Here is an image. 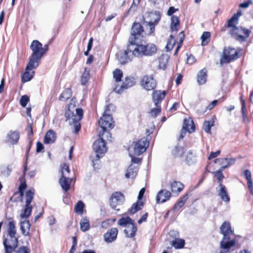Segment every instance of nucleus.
Segmentation results:
<instances>
[{
	"mask_svg": "<svg viewBox=\"0 0 253 253\" xmlns=\"http://www.w3.org/2000/svg\"><path fill=\"white\" fill-rule=\"evenodd\" d=\"M30 48L32 53L27 65V69L36 68L39 65V61L44 54L42 44L37 40H34L32 42Z\"/></svg>",
	"mask_w": 253,
	"mask_h": 253,
	"instance_id": "nucleus-2",
	"label": "nucleus"
},
{
	"mask_svg": "<svg viewBox=\"0 0 253 253\" xmlns=\"http://www.w3.org/2000/svg\"><path fill=\"white\" fill-rule=\"evenodd\" d=\"M84 207V204L82 201H79L75 205L74 211L75 212L82 215L83 213V209Z\"/></svg>",
	"mask_w": 253,
	"mask_h": 253,
	"instance_id": "nucleus-41",
	"label": "nucleus"
},
{
	"mask_svg": "<svg viewBox=\"0 0 253 253\" xmlns=\"http://www.w3.org/2000/svg\"><path fill=\"white\" fill-rule=\"evenodd\" d=\"M165 95V91L155 90L153 92L152 99L156 106H157V105L164 98Z\"/></svg>",
	"mask_w": 253,
	"mask_h": 253,
	"instance_id": "nucleus-23",
	"label": "nucleus"
},
{
	"mask_svg": "<svg viewBox=\"0 0 253 253\" xmlns=\"http://www.w3.org/2000/svg\"><path fill=\"white\" fill-rule=\"evenodd\" d=\"M135 84V82L133 78L126 77L125 81L123 83V84L119 87H116L114 90L116 93L120 94L122 93L125 89H127L128 88L133 86Z\"/></svg>",
	"mask_w": 253,
	"mask_h": 253,
	"instance_id": "nucleus-16",
	"label": "nucleus"
},
{
	"mask_svg": "<svg viewBox=\"0 0 253 253\" xmlns=\"http://www.w3.org/2000/svg\"><path fill=\"white\" fill-rule=\"evenodd\" d=\"M142 26L139 23H134L131 28V35L129 39V42H133L137 40L144 32Z\"/></svg>",
	"mask_w": 253,
	"mask_h": 253,
	"instance_id": "nucleus-15",
	"label": "nucleus"
},
{
	"mask_svg": "<svg viewBox=\"0 0 253 253\" xmlns=\"http://www.w3.org/2000/svg\"><path fill=\"white\" fill-rule=\"evenodd\" d=\"M218 188V190H217L218 196L224 202L229 203L230 201V197L225 186L220 182Z\"/></svg>",
	"mask_w": 253,
	"mask_h": 253,
	"instance_id": "nucleus-22",
	"label": "nucleus"
},
{
	"mask_svg": "<svg viewBox=\"0 0 253 253\" xmlns=\"http://www.w3.org/2000/svg\"><path fill=\"white\" fill-rule=\"evenodd\" d=\"M1 172L5 176H8L11 173L10 166L9 165L3 166L0 168Z\"/></svg>",
	"mask_w": 253,
	"mask_h": 253,
	"instance_id": "nucleus-51",
	"label": "nucleus"
},
{
	"mask_svg": "<svg viewBox=\"0 0 253 253\" xmlns=\"http://www.w3.org/2000/svg\"><path fill=\"white\" fill-rule=\"evenodd\" d=\"M185 244L183 239L176 238L172 241V245L175 249L182 248Z\"/></svg>",
	"mask_w": 253,
	"mask_h": 253,
	"instance_id": "nucleus-40",
	"label": "nucleus"
},
{
	"mask_svg": "<svg viewBox=\"0 0 253 253\" xmlns=\"http://www.w3.org/2000/svg\"><path fill=\"white\" fill-rule=\"evenodd\" d=\"M238 17L234 15L228 21V27L230 28V33L232 36H237L241 38L245 37L242 35L243 28L236 26L238 24Z\"/></svg>",
	"mask_w": 253,
	"mask_h": 253,
	"instance_id": "nucleus-10",
	"label": "nucleus"
},
{
	"mask_svg": "<svg viewBox=\"0 0 253 253\" xmlns=\"http://www.w3.org/2000/svg\"><path fill=\"white\" fill-rule=\"evenodd\" d=\"M20 138V133L17 130H10L6 134L5 141L11 145L18 143Z\"/></svg>",
	"mask_w": 253,
	"mask_h": 253,
	"instance_id": "nucleus-17",
	"label": "nucleus"
},
{
	"mask_svg": "<svg viewBox=\"0 0 253 253\" xmlns=\"http://www.w3.org/2000/svg\"><path fill=\"white\" fill-rule=\"evenodd\" d=\"M160 15L157 12H148L144 16V20L145 23H147V29H149L148 34H151L155 30V26L157 25L160 19Z\"/></svg>",
	"mask_w": 253,
	"mask_h": 253,
	"instance_id": "nucleus-8",
	"label": "nucleus"
},
{
	"mask_svg": "<svg viewBox=\"0 0 253 253\" xmlns=\"http://www.w3.org/2000/svg\"><path fill=\"white\" fill-rule=\"evenodd\" d=\"M9 238L5 239L6 240V245L10 246L13 247H16L17 245V239L15 236L14 237H8Z\"/></svg>",
	"mask_w": 253,
	"mask_h": 253,
	"instance_id": "nucleus-46",
	"label": "nucleus"
},
{
	"mask_svg": "<svg viewBox=\"0 0 253 253\" xmlns=\"http://www.w3.org/2000/svg\"><path fill=\"white\" fill-rule=\"evenodd\" d=\"M149 145L145 138H142L133 143V153L134 155H140L144 153Z\"/></svg>",
	"mask_w": 253,
	"mask_h": 253,
	"instance_id": "nucleus-14",
	"label": "nucleus"
},
{
	"mask_svg": "<svg viewBox=\"0 0 253 253\" xmlns=\"http://www.w3.org/2000/svg\"><path fill=\"white\" fill-rule=\"evenodd\" d=\"M118 229L116 228H112L108 230L104 235V239L107 243H112L116 239L118 234Z\"/></svg>",
	"mask_w": 253,
	"mask_h": 253,
	"instance_id": "nucleus-21",
	"label": "nucleus"
},
{
	"mask_svg": "<svg viewBox=\"0 0 253 253\" xmlns=\"http://www.w3.org/2000/svg\"><path fill=\"white\" fill-rule=\"evenodd\" d=\"M207 80V70L203 69L200 70L197 74V81L200 85L204 84Z\"/></svg>",
	"mask_w": 253,
	"mask_h": 253,
	"instance_id": "nucleus-32",
	"label": "nucleus"
},
{
	"mask_svg": "<svg viewBox=\"0 0 253 253\" xmlns=\"http://www.w3.org/2000/svg\"><path fill=\"white\" fill-rule=\"evenodd\" d=\"M220 230L221 233L223 235V238L220 242L222 243V246L226 245L227 243L230 245H235V240L230 239V236L233 234V231L231 229L229 222L224 221L220 226Z\"/></svg>",
	"mask_w": 253,
	"mask_h": 253,
	"instance_id": "nucleus-6",
	"label": "nucleus"
},
{
	"mask_svg": "<svg viewBox=\"0 0 253 253\" xmlns=\"http://www.w3.org/2000/svg\"><path fill=\"white\" fill-rule=\"evenodd\" d=\"M128 53L130 52L127 50V51H120L117 54L118 60L121 64H125L130 60L129 56H128Z\"/></svg>",
	"mask_w": 253,
	"mask_h": 253,
	"instance_id": "nucleus-26",
	"label": "nucleus"
},
{
	"mask_svg": "<svg viewBox=\"0 0 253 253\" xmlns=\"http://www.w3.org/2000/svg\"><path fill=\"white\" fill-rule=\"evenodd\" d=\"M161 112V109L159 106H158V105H157V106H156V108L152 109L151 110V111L150 112V115L153 117H156Z\"/></svg>",
	"mask_w": 253,
	"mask_h": 253,
	"instance_id": "nucleus-54",
	"label": "nucleus"
},
{
	"mask_svg": "<svg viewBox=\"0 0 253 253\" xmlns=\"http://www.w3.org/2000/svg\"><path fill=\"white\" fill-rule=\"evenodd\" d=\"M183 148L179 145L173 146L171 150V154L174 158H180L184 154Z\"/></svg>",
	"mask_w": 253,
	"mask_h": 253,
	"instance_id": "nucleus-31",
	"label": "nucleus"
},
{
	"mask_svg": "<svg viewBox=\"0 0 253 253\" xmlns=\"http://www.w3.org/2000/svg\"><path fill=\"white\" fill-rule=\"evenodd\" d=\"M148 217V213L146 212L144 214H143L140 219L138 221L139 224H141L143 222L146 221L147 218Z\"/></svg>",
	"mask_w": 253,
	"mask_h": 253,
	"instance_id": "nucleus-64",
	"label": "nucleus"
},
{
	"mask_svg": "<svg viewBox=\"0 0 253 253\" xmlns=\"http://www.w3.org/2000/svg\"><path fill=\"white\" fill-rule=\"evenodd\" d=\"M138 171V168L133 165H130L126 170L125 177L127 178L135 177Z\"/></svg>",
	"mask_w": 253,
	"mask_h": 253,
	"instance_id": "nucleus-28",
	"label": "nucleus"
},
{
	"mask_svg": "<svg viewBox=\"0 0 253 253\" xmlns=\"http://www.w3.org/2000/svg\"><path fill=\"white\" fill-rule=\"evenodd\" d=\"M70 171L68 165L66 163H64L61 165L60 172L61 173V176H69Z\"/></svg>",
	"mask_w": 253,
	"mask_h": 253,
	"instance_id": "nucleus-43",
	"label": "nucleus"
},
{
	"mask_svg": "<svg viewBox=\"0 0 253 253\" xmlns=\"http://www.w3.org/2000/svg\"><path fill=\"white\" fill-rule=\"evenodd\" d=\"M144 192H145V188H141L140 189V190L139 191L138 196V201L136 203L133 204L132 205L131 208L129 210V212L133 214V213H135L138 211L141 210V208H142V207L143 206V203L142 202L139 201L142 199V197L143 196Z\"/></svg>",
	"mask_w": 253,
	"mask_h": 253,
	"instance_id": "nucleus-18",
	"label": "nucleus"
},
{
	"mask_svg": "<svg viewBox=\"0 0 253 253\" xmlns=\"http://www.w3.org/2000/svg\"><path fill=\"white\" fill-rule=\"evenodd\" d=\"M141 85L146 90H153L156 87L157 82L152 75H145L141 79Z\"/></svg>",
	"mask_w": 253,
	"mask_h": 253,
	"instance_id": "nucleus-12",
	"label": "nucleus"
},
{
	"mask_svg": "<svg viewBox=\"0 0 253 253\" xmlns=\"http://www.w3.org/2000/svg\"><path fill=\"white\" fill-rule=\"evenodd\" d=\"M75 101L72 99L65 113L66 121L72 126L73 131L78 132L81 128L80 121L83 116V110L81 108H75Z\"/></svg>",
	"mask_w": 253,
	"mask_h": 253,
	"instance_id": "nucleus-1",
	"label": "nucleus"
},
{
	"mask_svg": "<svg viewBox=\"0 0 253 253\" xmlns=\"http://www.w3.org/2000/svg\"><path fill=\"white\" fill-rule=\"evenodd\" d=\"M29 101L30 99L29 96L26 95H24L21 96L20 100V104L23 107H25Z\"/></svg>",
	"mask_w": 253,
	"mask_h": 253,
	"instance_id": "nucleus-53",
	"label": "nucleus"
},
{
	"mask_svg": "<svg viewBox=\"0 0 253 253\" xmlns=\"http://www.w3.org/2000/svg\"><path fill=\"white\" fill-rule=\"evenodd\" d=\"M236 162L235 158H218L214 160V163L219 162L221 166V169H225L234 165Z\"/></svg>",
	"mask_w": 253,
	"mask_h": 253,
	"instance_id": "nucleus-20",
	"label": "nucleus"
},
{
	"mask_svg": "<svg viewBox=\"0 0 253 253\" xmlns=\"http://www.w3.org/2000/svg\"><path fill=\"white\" fill-rule=\"evenodd\" d=\"M183 185L177 181H173L170 183V189L172 192H180L183 189Z\"/></svg>",
	"mask_w": 253,
	"mask_h": 253,
	"instance_id": "nucleus-36",
	"label": "nucleus"
},
{
	"mask_svg": "<svg viewBox=\"0 0 253 253\" xmlns=\"http://www.w3.org/2000/svg\"><path fill=\"white\" fill-rule=\"evenodd\" d=\"M222 169H220V170H217V171H216L215 172V176L216 177V178H217V179H218V181H220L224 177V176H223V173L222 172Z\"/></svg>",
	"mask_w": 253,
	"mask_h": 253,
	"instance_id": "nucleus-57",
	"label": "nucleus"
},
{
	"mask_svg": "<svg viewBox=\"0 0 253 253\" xmlns=\"http://www.w3.org/2000/svg\"><path fill=\"white\" fill-rule=\"evenodd\" d=\"M144 55L152 56L156 53L157 49L156 45L153 43L144 45Z\"/></svg>",
	"mask_w": 253,
	"mask_h": 253,
	"instance_id": "nucleus-27",
	"label": "nucleus"
},
{
	"mask_svg": "<svg viewBox=\"0 0 253 253\" xmlns=\"http://www.w3.org/2000/svg\"><path fill=\"white\" fill-rule=\"evenodd\" d=\"M34 194L35 190L33 189H30L26 192V204L20 214L21 218L26 219L31 215L32 210V206L31 205V203L33 199Z\"/></svg>",
	"mask_w": 253,
	"mask_h": 253,
	"instance_id": "nucleus-7",
	"label": "nucleus"
},
{
	"mask_svg": "<svg viewBox=\"0 0 253 253\" xmlns=\"http://www.w3.org/2000/svg\"><path fill=\"white\" fill-rule=\"evenodd\" d=\"M44 149L43 145L40 142H38L37 143V152L39 153Z\"/></svg>",
	"mask_w": 253,
	"mask_h": 253,
	"instance_id": "nucleus-63",
	"label": "nucleus"
},
{
	"mask_svg": "<svg viewBox=\"0 0 253 253\" xmlns=\"http://www.w3.org/2000/svg\"><path fill=\"white\" fill-rule=\"evenodd\" d=\"M56 138L55 133L52 130H48L44 138L45 144H50L54 142Z\"/></svg>",
	"mask_w": 253,
	"mask_h": 253,
	"instance_id": "nucleus-30",
	"label": "nucleus"
},
{
	"mask_svg": "<svg viewBox=\"0 0 253 253\" xmlns=\"http://www.w3.org/2000/svg\"><path fill=\"white\" fill-rule=\"evenodd\" d=\"M118 225L125 227L124 232L127 237L134 236L137 228L134 226L133 220L129 217H122L118 221Z\"/></svg>",
	"mask_w": 253,
	"mask_h": 253,
	"instance_id": "nucleus-5",
	"label": "nucleus"
},
{
	"mask_svg": "<svg viewBox=\"0 0 253 253\" xmlns=\"http://www.w3.org/2000/svg\"><path fill=\"white\" fill-rule=\"evenodd\" d=\"M72 90L70 88H68L65 89L59 97V100L61 101H65L72 96Z\"/></svg>",
	"mask_w": 253,
	"mask_h": 253,
	"instance_id": "nucleus-37",
	"label": "nucleus"
},
{
	"mask_svg": "<svg viewBox=\"0 0 253 253\" xmlns=\"http://www.w3.org/2000/svg\"><path fill=\"white\" fill-rule=\"evenodd\" d=\"M111 108H113L112 105L106 106L103 115L98 121L99 125L102 128V130L100 131L103 134L108 129H111L114 127L113 118L110 114V110Z\"/></svg>",
	"mask_w": 253,
	"mask_h": 253,
	"instance_id": "nucleus-3",
	"label": "nucleus"
},
{
	"mask_svg": "<svg viewBox=\"0 0 253 253\" xmlns=\"http://www.w3.org/2000/svg\"><path fill=\"white\" fill-rule=\"evenodd\" d=\"M196 61L195 58L192 55H190L187 57V62L188 64H192L194 63Z\"/></svg>",
	"mask_w": 253,
	"mask_h": 253,
	"instance_id": "nucleus-62",
	"label": "nucleus"
},
{
	"mask_svg": "<svg viewBox=\"0 0 253 253\" xmlns=\"http://www.w3.org/2000/svg\"><path fill=\"white\" fill-rule=\"evenodd\" d=\"M179 19L177 16H172L171 18L170 29L172 31H177V27L179 26Z\"/></svg>",
	"mask_w": 253,
	"mask_h": 253,
	"instance_id": "nucleus-39",
	"label": "nucleus"
},
{
	"mask_svg": "<svg viewBox=\"0 0 253 253\" xmlns=\"http://www.w3.org/2000/svg\"><path fill=\"white\" fill-rule=\"evenodd\" d=\"M169 60V57L166 54H163L159 59V66L162 68H165Z\"/></svg>",
	"mask_w": 253,
	"mask_h": 253,
	"instance_id": "nucleus-48",
	"label": "nucleus"
},
{
	"mask_svg": "<svg viewBox=\"0 0 253 253\" xmlns=\"http://www.w3.org/2000/svg\"><path fill=\"white\" fill-rule=\"evenodd\" d=\"M6 240H3V245L5 248V253H12L13 249L15 248V247H11L10 246L6 245Z\"/></svg>",
	"mask_w": 253,
	"mask_h": 253,
	"instance_id": "nucleus-56",
	"label": "nucleus"
},
{
	"mask_svg": "<svg viewBox=\"0 0 253 253\" xmlns=\"http://www.w3.org/2000/svg\"><path fill=\"white\" fill-rule=\"evenodd\" d=\"M241 104H242V109H241L242 114L244 116V117H245V116L246 115V112L245 101L242 100V101H241Z\"/></svg>",
	"mask_w": 253,
	"mask_h": 253,
	"instance_id": "nucleus-61",
	"label": "nucleus"
},
{
	"mask_svg": "<svg viewBox=\"0 0 253 253\" xmlns=\"http://www.w3.org/2000/svg\"><path fill=\"white\" fill-rule=\"evenodd\" d=\"M80 228L83 232H86L89 229V221L87 218H84L80 221Z\"/></svg>",
	"mask_w": 253,
	"mask_h": 253,
	"instance_id": "nucleus-42",
	"label": "nucleus"
},
{
	"mask_svg": "<svg viewBox=\"0 0 253 253\" xmlns=\"http://www.w3.org/2000/svg\"><path fill=\"white\" fill-rule=\"evenodd\" d=\"M72 178H69L68 176H61L59 179V184L61 186L62 188L65 191H67L71 185Z\"/></svg>",
	"mask_w": 253,
	"mask_h": 253,
	"instance_id": "nucleus-24",
	"label": "nucleus"
},
{
	"mask_svg": "<svg viewBox=\"0 0 253 253\" xmlns=\"http://www.w3.org/2000/svg\"><path fill=\"white\" fill-rule=\"evenodd\" d=\"M235 245H230L229 244H226L224 246L222 245V243L220 242V252L219 253H230L231 249L234 247Z\"/></svg>",
	"mask_w": 253,
	"mask_h": 253,
	"instance_id": "nucleus-47",
	"label": "nucleus"
},
{
	"mask_svg": "<svg viewBox=\"0 0 253 253\" xmlns=\"http://www.w3.org/2000/svg\"><path fill=\"white\" fill-rule=\"evenodd\" d=\"M123 77V72L120 69H116L113 72V77L116 82H119L121 81Z\"/></svg>",
	"mask_w": 253,
	"mask_h": 253,
	"instance_id": "nucleus-49",
	"label": "nucleus"
},
{
	"mask_svg": "<svg viewBox=\"0 0 253 253\" xmlns=\"http://www.w3.org/2000/svg\"><path fill=\"white\" fill-rule=\"evenodd\" d=\"M212 125H211V123L209 121H205L203 125V128L205 132L209 133L210 132L211 127Z\"/></svg>",
	"mask_w": 253,
	"mask_h": 253,
	"instance_id": "nucleus-55",
	"label": "nucleus"
},
{
	"mask_svg": "<svg viewBox=\"0 0 253 253\" xmlns=\"http://www.w3.org/2000/svg\"><path fill=\"white\" fill-rule=\"evenodd\" d=\"M29 249L27 247L23 246L20 248L18 251L17 253H29Z\"/></svg>",
	"mask_w": 253,
	"mask_h": 253,
	"instance_id": "nucleus-59",
	"label": "nucleus"
},
{
	"mask_svg": "<svg viewBox=\"0 0 253 253\" xmlns=\"http://www.w3.org/2000/svg\"><path fill=\"white\" fill-rule=\"evenodd\" d=\"M220 150H218L215 152H211V153L210 156H209V158H208L209 160H211L212 158H214L216 157L220 154Z\"/></svg>",
	"mask_w": 253,
	"mask_h": 253,
	"instance_id": "nucleus-58",
	"label": "nucleus"
},
{
	"mask_svg": "<svg viewBox=\"0 0 253 253\" xmlns=\"http://www.w3.org/2000/svg\"><path fill=\"white\" fill-rule=\"evenodd\" d=\"M175 41L174 39V37L170 35L169 39L167 44L166 46V48H167V50H171L173 47L174 45L175 44Z\"/></svg>",
	"mask_w": 253,
	"mask_h": 253,
	"instance_id": "nucleus-50",
	"label": "nucleus"
},
{
	"mask_svg": "<svg viewBox=\"0 0 253 253\" xmlns=\"http://www.w3.org/2000/svg\"><path fill=\"white\" fill-rule=\"evenodd\" d=\"M244 175L247 180L248 186L250 193L253 195V182L252 179L251 172L249 170L247 169L244 171Z\"/></svg>",
	"mask_w": 253,
	"mask_h": 253,
	"instance_id": "nucleus-33",
	"label": "nucleus"
},
{
	"mask_svg": "<svg viewBox=\"0 0 253 253\" xmlns=\"http://www.w3.org/2000/svg\"><path fill=\"white\" fill-rule=\"evenodd\" d=\"M210 37L211 34L209 32H204L203 33L201 37L202 45L204 46L208 44L210 41Z\"/></svg>",
	"mask_w": 253,
	"mask_h": 253,
	"instance_id": "nucleus-44",
	"label": "nucleus"
},
{
	"mask_svg": "<svg viewBox=\"0 0 253 253\" xmlns=\"http://www.w3.org/2000/svg\"><path fill=\"white\" fill-rule=\"evenodd\" d=\"M89 79V72L85 69L81 77V83L82 84H84Z\"/></svg>",
	"mask_w": 253,
	"mask_h": 253,
	"instance_id": "nucleus-52",
	"label": "nucleus"
},
{
	"mask_svg": "<svg viewBox=\"0 0 253 253\" xmlns=\"http://www.w3.org/2000/svg\"><path fill=\"white\" fill-rule=\"evenodd\" d=\"M98 135L99 138L93 144V149L96 153V156L95 158L92 160V163L99 160L107 151L106 143L103 139V133L100 131Z\"/></svg>",
	"mask_w": 253,
	"mask_h": 253,
	"instance_id": "nucleus-4",
	"label": "nucleus"
},
{
	"mask_svg": "<svg viewBox=\"0 0 253 253\" xmlns=\"http://www.w3.org/2000/svg\"><path fill=\"white\" fill-rule=\"evenodd\" d=\"M239 52L234 48L228 47L223 51L220 62L221 64L228 63L238 58Z\"/></svg>",
	"mask_w": 253,
	"mask_h": 253,
	"instance_id": "nucleus-9",
	"label": "nucleus"
},
{
	"mask_svg": "<svg viewBox=\"0 0 253 253\" xmlns=\"http://www.w3.org/2000/svg\"><path fill=\"white\" fill-rule=\"evenodd\" d=\"M125 201V197L121 192H115L113 194L110 199V206L113 209L119 211L118 208L122 205Z\"/></svg>",
	"mask_w": 253,
	"mask_h": 253,
	"instance_id": "nucleus-13",
	"label": "nucleus"
},
{
	"mask_svg": "<svg viewBox=\"0 0 253 253\" xmlns=\"http://www.w3.org/2000/svg\"><path fill=\"white\" fill-rule=\"evenodd\" d=\"M171 197L169 191L163 189L160 190L156 196V202L157 204L163 203L168 201Z\"/></svg>",
	"mask_w": 253,
	"mask_h": 253,
	"instance_id": "nucleus-19",
	"label": "nucleus"
},
{
	"mask_svg": "<svg viewBox=\"0 0 253 253\" xmlns=\"http://www.w3.org/2000/svg\"><path fill=\"white\" fill-rule=\"evenodd\" d=\"M182 128L186 129L189 133L194 132L195 131V126L193 120L189 117L185 119Z\"/></svg>",
	"mask_w": 253,
	"mask_h": 253,
	"instance_id": "nucleus-25",
	"label": "nucleus"
},
{
	"mask_svg": "<svg viewBox=\"0 0 253 253\" xmlns=\"http://www.w3.org/2000/svg\"><path fill=\"white\" fill-rule=\"evenodd\" d=\"M188 199L187 195H185L183 197L179 198L176 203L174 205L173 208V210L174 211H178L180 208H181L185 204V202Z\"/></svg>",
	"mask_w": 253,
	"mask_h": 253,
	"instance_id": "nucleus-34",
	"label": "nucleus"
},
{
	"mask_svg": "<svg viewBox=\"0 0 253 253\" xmlns=\"http://www.w3.org/2000/svg\"><path fill=\"white\" fill-rule=\"evenodd\" d=\"M186 162L189 165L195 162V156L192 151H189L186 154Z\"/></svg>",
	"mask_w": 253,
	"mask_h": 253,
	"instance_id": "nucleus-45",
	"label": "nucleus"
},
{
	"mask_svg": "<svg viewBox=\"0 0 253 253\" xmlns=\"http://www.w3.org/2000/svg\"><path fill=\"white\" fill-rule=\"evenodd\" d=\"M130 44L127 47V50L131 53L132 55L136 57H141L144 56V45L138 44L137 40L134 41L133 42H129Z\"/></svg>",
	"mask_w": 253,
	"mask_h": 253,
	"instance_id": "nucleus-11",
	"label": "nucleus"
},
{
	"mask_svg": "<svg viewBox=\"0 0 253 253\" xmlns=\"http://www.w3.org/2000/svg\"><path fill=\"white\" fill-rule=\"evenodd\" d=\"M32 69H27V68H26V72L22 76V81L23 82L25 83L30 81L33 78L35 72L32 71Z\"/></svg>",
	"mask_w": 253,
	"mask_h": 253,
	"instance_id": "nucleus-35",
	"label": "nucleus"
},
{
	"mask_svg": "<svg viewBox=\"0 0 253 253\" xmlns=\"http://www.w3.org/2000/svg\"><path fill=\"white\" fill-rule=\"evenodd\" d=\"M217 103V100H214L212 101L211 102V103L207 107V110H211L214 106H215L216 105Z\"/></svg>",
	"mask_w": 253,
	"mask_h": 253,
	"instance_id": "nucleus-60",
	"label": "nucleus"
},
{
	"mask_svg": "<svg viewBox=\"0 0 253 253\" xmlns=\"http://www.w3.org/2000/svg\"><path fill=\"white\" fill-rule=\"evenodd\" d=\"M8 236L14 237L15 236L16 230L14 222L13 221H10L8 225Z\"/></svg>",
	"mask_w": 253,
	"mask_h": 253,
	"instance_id": "nucleus-38",
	"label": "nucleus"
},
{
	"mask_svg": "<svg viewBox=\"0 0 253 253\" xmlns=\"http://www.w3.org/2000/svg\"><path fill=\"white\" fill-rule=\"evenodd\" d=\"M31 224L29 220H24L20 221V229L22 233L24 236H27L29 234Z\"/></svg>",
	"mask_w": 253,
	"mask_h": 253,
	"instance_id": "nucleus-29",
	"label": "nucleus"
}]
</instances>
